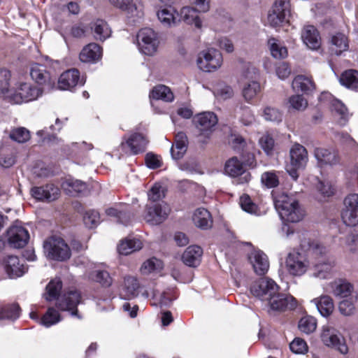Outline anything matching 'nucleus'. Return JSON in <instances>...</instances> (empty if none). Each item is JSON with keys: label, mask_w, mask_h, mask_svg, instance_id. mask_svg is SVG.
I'll list each match as a JSON object with an SVG mask.
<instances>
[{"label": "nucleus", "mask_w": 358, "mask_h": 358, "mask_svg": "<svg viewBox=\"0 0 358 358\" xmlns=\"http://www.w3.org/2000/svg\"><path fill=\"white\" fill-rule=\"evenodd\" d=\"M10 73L6 69L0 70V92L5 95H8L11 90H9Z\"/></svg>", "instance_id": "4d7b16f0"}, {"label": "nucleus", "mask_w": 358, "mask_h": 358, "mask_svg": "<svg viewBox=\"0 0 358 358\" xmlns=\"http://www.w3.org/2000/svg\"><path fill=\"white\" fill-rule=\"evenodd\" d=\"M143 243L138 238H126L122 240L117 247L120 254L128 255L142 248Z\"/></svg>", "instance_id": "4c0bfd02"}, {"label": "nucleus", "mask_w": 358, "mask_h": 358, "mask_svg": "<svg viewBox=\"0 0 358 358\" xmlns=\"http://www.w3.org/2000/svg\"><path fill=\"white\" fill-rule=\"evenodd\" d=\"M314 155L321 164L333 165L339 161L338 153L334 149L317 148L315 149Z\"/></svg>", "instance_id": "c756f323"}, {"label": "nucleus", "mask_w": 358, "mask_h": 358, "mask_svg": "<svg viewBox=\"0 0 358 358\" xmlns=\"http://www.w3.org/2000/svg\"><path fill=\"white\" fill-rule=\"evenodd\" d=\"M61 320L59 314L53 308H49L46 313L43 316L40 322L45 327H49Z\"/></svg>", "instance_id": "603ef678"}, {"label": "nucleus", "mask_w": 358, "mask_h": 358, "mask_svg": "<svg viewBox=\"0 0 358 358\" xmlns=\"http://www.w3.org/2000/svg\"><path fill=\"white\" fill-rule=\"evenodd\" d=\"M80 298V294L78 291L71 290L59 297L56 306L60 310L71 312V315L76 316L78 315L77 306Z\"/></svg>", "instance_id": "2eb2a0df"}, {"label": "nucleus", "mask_w": 358, "mask_h": 358, "mask_svg": "<svg viewBox=\"0 0 358 358\" xmlns=\"http://www.w3.org/2000/svg\"><path fill=\"white\" fill-rule=\"evenodd\" d=\"M9 136L12 140L22 143L29 140L30 133L24 127H18L13 129Z\"/></svg>", "instance_id": "5fc2aeb1"}, {"label": "nucleus", "mask_w": 358, "mask_h": 358, "mask_svg": "<svg viewBox=\"0 0 358 358\" xmlns=\"http://www.w3.org/2000/svg\"><path fill=\"white\" fill-rule=\"evenodd\" d=\"M137 42L139 50L146 55H153L159 43L157 34L150 28H144L139 31Z\"/></svg>", "instance_id": "9b49d317"}, {"label": "nucleus", "mask_w": 358, "mask_h": 358, "mask_svg": "<svg viewBox=\"0 0 358 358\" xmlns=\"http://www.w3.org/2000/svg\"><path fill=\"white\" fill-rule=\"evenodd\" d=\"M187 138L185 133L179 132L176 135L174 144L171 148V154L174 159L183 157L187 151Z\"/></svg>", "instance_id": "7c9ffc66"}, {"label": "nucleus", "mask_w": 358, "mask_h": 358, "mask_svg": "<svg viewBox=\"0 0 358 358\" xmlns=\"http://www.w3.org/2000/svg\"><path fill=\"white\" fill-rule=\"evenodd\" d=\"M238 113L240 114V120L246 126L252 124L255 120L254 115L248 106H241Z\"/></svg>", "instance_id": "774afa93"}, {"label": "nucleus", "mask_w": 358, "mask_h": 358, "mask_svg": "<svg viewBox=\"0 0 358 358\" xmlns=\"http://www.w3.org/2000/svg\"><path fill=\"white\" fill-rule=\"evenodd\" d=\"M101 48L95 43H91L82 49L79 58L82 62L95 63L101 59Z\"/></svg>", "instance_id": "bb28decb"}, {"label": "nucleus", "mask_w": 358, "mask_h": 358, "mask_svg": "<svg viewBox=\"0 0 358 358\" xmlns=\"http://www.w3.org/2000/svg\"><path fill=\"white\" fill-rule=\"evenodd\" d=\"M83 85L80 79V73L76 69H71L62 73L58 80V88L62 90H71L77 85Z\"/></svg>", "instance_id": "4be33fe9"}, {"label": "nucleus", "mask_w": 358, "mask_h": 358, "mask_svg": "<svg viewBox=\"0 0 358 358\" xmlns=\"http://www.w3.org/2000/svg\"><path fill=\"white\" fill-rule=\"evenodd\" d=\"M285 266L288 273L293 276H301L310 267L306 255L296 250L290 252L285 260Z\"/></svg>", "instance_id": "9d476101"}, {"label": "nucleus", "mask_w": 358, "mask_h": 358, "mask_svg": "<svg viewBox=\"0 0 358 358\" xmlns=\"http://www.w3.org/2000/svg\"><path fill=\"white\" fill-rule=\"evenodd\" d=\"M291 15L289 0H275L267 15V24L272 27H279L288 22Z\"/></svg>", "instance_id": "39448f33"}, {"label": "nucleus", "mask_w": 358, "mask_h": 358, "mask_svg": "<svg viewBox=\"0 0 358 358\" xmlns=\"http://www.w3.org/2000/svg\"><path fill=\"white\" fill-rule=\"evenodd\" d=\"M148 141L141 134H133L128 138L124 137L120 149L126 155H138L145 151Z\"/></svg>", "instance_id": "4468645a"}, {"label": "nucleus", "mask_w": 358, "mask_h": 358, "mask_svg": "<svg viewBox=\"0 0 358 358\" xmlns=\"http://www.w3.org/2000/svg\"><path fill=\"white\" fill-rule=\"evenodd\" d=\"M323 317L329 316L334 310L333 299L327 295L321 296L312 301Z\"/></svg>", "instance_id": "2f4dec72"}, {"label": "nucleus", "mask_w": 358, "mask_h": 358, "mask_svg": "<svg viewBox=\"0 0 358 358\" xmlns=\"http://www.w3.org/2000/svg\"><path fill=\"white\" fill-rule=\"evenodd\" d=\"M30 76L38 85L50 87L55 83L47 67L43 64H33L30 69Z\"/></svg>", "instance_id": "412c9836"}, {"label": "nucleus", "mask_w": 358, "mask_h": 358, "mask_svg": "<svg viewBox=\"0 0 358 358\" xmlns=\"http://www.w3.org/2000/svg\"><path fill=\"white\" fill-rule=\"evenodd\" d=\"M62 288V282L59 278L52 280L46 286L44 297L46 301H52L57 298Z\"/></svg>", "instance_id": "49530a36"}, {"label": "nucleus", "mask_w": 358, "mask_h": 358, "mask_svg": "<svg viewBox=\"0 0 358 358\" xmlns=\"http://www.w3.org/2000/svg\"><path fill=\"white\" fill-rule=\"evenodd\" d=\"M62 187L68 194L74 196L78 193L85 192L87 189L85 182L73 178L66 179L62 183Z\"/></svg>", "instance_id": "79ce46f5"}, {"label": "nucleus", "mask_w": 358, "mask_h": 358, "mask_svg": "<svg viewBox=\"0 0 358 358\" xmlns=\"http://www.w3.org/2000/svg\"><path fill=\"white\" fill-rule=\"evenodd\" d=\"M223 58L221 52L215 48H208L201 51L197 57V66L203 71L213 72L220 69Z\"/></svg>", "instance_id": "0eeeda50"}, {"label": "nucleus", "mask_w": 358, "mask_h": 358, "mask_svg": "<svg viewBox=\"0 0 358 358\" xmlns=\"http://www.w3.org/2000/svg\"><path fill=\"white\" fill-rule=\"evenodd\" d=\"M292 88L295 91L309 93L315 89V83L310 78L299 75L292 81Z\"/></svg>", "instance_id": "c9c22d12"}, {"label": "nucleus", "mask_w": 358, "mask_h": 358, "mask_svg": "<svg viewBox=\"0 0 358 358\" xmlns=\"http://www.w3.org/2000/svg\"><path fill=\"white\" fill-rule=\"evenodd\" d=\"M203 250L198 245L189 246L182 255V262L189 267H196L200 264Z\"/></svg>", "instance_id": "cd10ccee"}, {"label": "nucleus", "mask_w": 358, "mask_h": 358, "mask_svg": "<svg viewBox=\"0 0 358 358\" xmlns=\"http://www.w3.org/2000/svg\"><path fill=\"white\" fill-rule=\"evenodd\" d=\"M301 249L308 251L315 256L317 262L313 266V275L320 279L329 278L336 266V260L333 257L327 255L326 247L319 242L304 238L300 243Z\"/></svg>", "instance_id": "f257e3e1"}, {"label": "nucleus", "mask_w": 358, "mask_h": 358, "mask_svg": "<svg viewBox=\"0 0 358 358\" xmlns=\"http://www.w3.org/2000/svg\"><path fill=\"white\" fill-rule=\"evenodd\" d=\"M301 38L307 47L311 50H317L321 45L319 32L314 26H305L301 33Z\"/></svg>", "instance_id": "a878e982"}, {"label": "nucleus", "mask_w": 358, "mask_h": 358, "mask_svg": "<svg viewBox=\"0 0 358 358\" xmlns=\"http://www.w3.org/2000/svg\"><path fill=\"white\" fill-rule=\"evenodd\" d=\"M43 248L48 257L64 261L71 257V251L68 245L60 238L51 237L44 243Z\"/></svg>", "instance_id": "1a4fd4ad"}, {"label": "nucleus", "mask_w": 358, "mask_h": 358, "mask_svg": "<svg viewBox=\"0 0 358 358\" xmlns=\"http://www.w3.org/2000/svg\"><path fill=\"white\" fill-rule=\"evenodd\" d=\"M150 98L155 100L171 102L174 99V96L169 87L164 85H158L152 88L150 93Z\"/></svg>", "instance_id": "e433bc0d"}, {"label": "nucleus", "mask_w": 358, "mask_h": 358, "mask_svg": "<svg viewBox=\"0 0 358 358\" xmlns=\"http://www.w3.org/2000/svg\"><path fill=\"white\" fill-rule=\"evenodd\" d=\"M268 45L271 54L274 58L281 59L287 57L288 52L287 48L277 39L274 38L268 39Z\"/></svg>", "instance_id": "c03bdc74"}, {"label": "nucleus", "mask_w": 358, "mask_h": 358, "mask_svg": "<svg viewBox=\"0 0 358 358\" xmlns=\"http://www.w3.org/2000/svg\"><path fill=\"white\" fill-rule=\"evenodd\" d=\"M91 29L96 40L105 41L110 36L111 30L106 21L97 19L92 23Z\"/></svg>", "instance_id": "473e14b6"}, {"label": "nucleus", "mask_w": 358, "mask_h": 358, "mask_svg": "<svg viewBox=\"0 0 358 358\" xmlns=\"http://www.w3.org/2000/svg\"><path fill=\"white\" fill-rule=\"evenodd\" d=\"M110 3L128 13H132L136 10V6L133 3V0H109Z\"/></svg>", "instance_id": "0e129e2a"}, {"label": "nucleus", "mask_w": 358, "mask_h": 358, "mask_svg": "<svg viewBox=\"0 0 358 358\" xmlns=\"http://www.w3.org/2000/svg\"><path fill=\"white\" fill-rule=\"evenodd\" d=\"M195 224L202 229H207L212 226L213 220L208 210L206 208H200L196 209L193 217Z\"/></svg>", "instance_id": "58836bf2"}, {"label": "nucleus", "mask_w": 358, "mask_h": 358, "mask_svg": "<svg viewBox=\"0 0 358 358\" xmlns=\"http://www.w3.org/2000/svg\"><path fill=\"white\" fill-rule=\"evenodd\" d=\"M140 289V284L136 277L125 276L123 285L120 290V296L123 299H132L138 295Z\"/></svg>", "instance_id": "393cba45"}, {"label": "nucleus", "mask_w": 358, "mask_h": 358, "mask_svg": "<svg viewBox=\"0 0 358 358\" xmlns=\"http://www.w3.org/2000/svg\"><path fill=\"white\" fill-rule=\"evenodd\" d=\"M127 207L126 205H120L108 208L106 210V213L108 216L117 218L118 222L127 224L131 220V214L127 210Z\"/></svg>", "instance_id": "72a5a7b5"}, {"label": "nucleus", "mask_w": 358, "mask_h": 358, "mask_svg": "<svg viewBox=\"0 0 358 358\" xmlns=\"http://www.w3.org/2000/svg\"><path fill=\"white\" fill-rule=\"evenodd\" d=\"M274 205L280 218L288 222H298L305 216V210L293 196L282 192L274 196Z\"/></svg>", "instance_id": "f03ea898"}, {"label": "nucleus", "mask_w": 358, "mask_h": 358, "mask_svg": "<svg viewBox=\"0 0 358 358\" xmlns=\"http://www.w3.org/2000/svg\"><path fill=\"white\" fill-rule=\"evenodd\" d=\"M260 92V85L256 80L249 82L243 89V95L247 101L253 99Z\"/></svg>", "instance_id": "3c124183"}, {"label": "nucleus", "mask_w": 358, "mask_h": 358, "mask_svg": "<svg viewBox=\"0 0 358 358\" xmlns=\"http://www.w3.org/2000/svg\"><path fill=\"white\" fill-rule=\"evenodd\" d=\"M265 301L273 310L283 311L293 309L296 306V300L293 296L280 293L279 290Z\"/></svg>", "instance_id": "f3484780"}, {"label": "nucleus", "mask_w": 358, "mask_h": 358, "mask_svg": "<svg viewBox=\"0 0 358 358\" xmlns=\"http://www.w3.org/2000/svg\"><path fill=\"white\" fill-rule=\"evenodd\" d=\"M90 279L100 283L103 287H109L112 284V278L106 271L96 270L90 274Z\"/></svg>", "instance_id": "de8ad7c7"}, {"label": "nucleus", "mask_w": 358, "mask_h": 358, "mask_svg": "<svg viewBox=\"0 0 358 358\" xmlns=\"http://www.w3.org/2000/svg\"><path fill=\"white\" fill-rule=\"evenodd\" d=\"M20 308L16 303H0V320H15L20 317Z\"/></svg>", "instance_id": "a19ab883"}, {"label": "nucleus", "mask_w": 358, "mask_h": 358, "mask_svg": "<svg viewBox=\"0 0 358 358\" xmlns=\"http://www.w3.org/2000/svg\"><path fill=\"white\" fill-rule=\"evenodd\" d=\"M290 107L296 110H303L308 106L307 100L300 94L292 95L289 99Z\"/></svg>", "instance_id": "13d9d810"}, {"label": "nucleus", "mask_w": 358, "mask_h": 358, "mask_svg": "<svg viewBox=\"0 0 358 358\" xmlns=\"http://www.w3.org/2000/svg\"><path fill=\"white\" fill-rule=\"evenodd\" d=\"M193 121L196 128L201 133L206 132L208 136V132L217 124L218 120L214 113L203 112L194 117Z\"/></svg>", "instance_id": "b1692460"}, {"label": "nucleus", "mask_w": 358, "mask_h": 358, "mask_svg": "<svg viewBox=\"0 0 358 358\" xmlns=\"http://www.w3.org/2000/svg\"><path fill=\"white\" fill-rule=\"evenodd\" d=\"M341 218L348 226L358 224V194H350L344 199Z\"/></svg>", "instance_id": "f8f14e48"}, {"label": "nucleus", "mask_w": 358, "mask_h": 358, "mask_svg": "<svg viewBox=\"0 0 358 358\" xmlns=\"http://www.w3.org/2000/svg\"><path fill=\"white\" fill-rule=\"evenodd\" d=\"M331 50L337 55L343 52L347 51L349 48L348 39L347 36L341 33H338L331 38Z\"/></svg>", "instance_id": "37998d69"}, {"label": "nucleus", "mask_w": 358, "mask_h": 358, "mask_svg": "<svg viewBox=\"0 0 358 358\" xmlns=\"http://www.w3.org/2000/svg\"><path fill=\"white\" fill-rule=\"evenodd\" d=\"M320 338L324 345L334 348L341 354H346L348 346L343 336L334 327L324 325L322 329Z\"/></svg>", "instance_id": "6e6552de"}, {"label": "nucleus", "mask_w": 358, "mask_h": 358, "mask_svg": "<svg viewBox=\"0 0 358 358\" xmlns=\"http://www.w3.org/2000/svg\"><path fill=\"white\" fill-rule=\"evenodd\" d=\"M240 206L241 208L252 215H259L261 214L258 206L252 202L248 195H243L240 198Z\"/></svg>", "instance_id": "8fccbe9b"}, {"label": "nucleus", "mask_w": 358, "mask_h": 358, "mask_svg": "<svg viewBox=\"0 0 358 358\" xmlns=\"http://www.w3.org/2000/svg\"><path fill=\"white\" fill-rule=\"evenodd\" d=\"M8 241L14 248L24 247L29 239L28 231L23 227L17 224L11 226L8 231Z\"/></svg>", "instance_id": "a211bd4d"}, {"label": "nucleus", "mask_w": 358, "mask_h": 358, "mask_svg": "<svg viewBox=\"0 0 358 358\" xmlns=\"http://www.w3.org/2000/svg\"><path fill=\"white\" fill-rule=\"evenodd\" d=\"M331 109L340 117L339 123L345 124L349 116L348 109L345 105L338 100H334L331 103Z\"/></svg>", "instance_id": "864d4df0"}, {"label": "nucleus", "mask_w": 358, "mask_h": 358, "mask_svg": "<svg viewBox=\"0 0 358 358\" xmlns=\"http://www.w3.org/2000/svg\"><path fill=\"white\" fill-rule=\"evenodd\" d=\"M161 266L162 262L159 259L152 258L143 262L141 267V271L143 274L147 275L158 269Z\"/></svg>", "instance_id": "052dcab7"}, {"label": "nucleus", "mask_w": 358, "mask_h": 358, "mask_svg": "<svg viewBox=\"0 0 358 358\" xmlns=\"http://www.w3.org/2000/svg\"><path fill=\"white\" fill-rule=\"evenodd\" d=\"M299 329L305 334L313 332L317 327L316 320L312 316H304L299 322Z\"/></svg>", "instance_id": "09e8293b"}, {"label": "nucleus", "mask_w": 358, "mask_h": 358, "mask_svg": "<svg viewBox=\"0 0 358 358\" xmlns=\"http://www.w3.org/2000/svg\"><path fill=\"white\" fill-rule=\"evenodd\" d=\"M341 83L348 88L356 90L358 88V71L348 70L342 73L340 78Z\"/></svg>", "instance_id": "a18cd8bd"}, {"label": "nucleus", "mask_w": 358, "mask_h": 358, "mask_svg": "<svg viewBox=\"0 0 358 358\" xmlns=\"http://www.w3.org/2000/svg\"><path fill=\"white\" fill-rule=\"evenodd\" d=\"M354 299L352 297L344 299L339 303L338 310L340 313L345 316H350L355 312Z\"/></svg>", "instance_id": "e2e57ef3"}, {"label": "nucleus", "mask_w": 358, "mask_h": 358, "mask_svg": "<svg viewBox=\"0 0 358 358\" xmlns=\"http://www.w3.org/2000/svg\"><path fill=\"white\" fill-rule=\"evenodd\" d=\"M2 265L10 278L21 277L27 271L24 260L20 261L18 257L15 255H8L4 257L2 260Z\"/></svg>", "instance_id": "dca6fc26"}, {"label": "nucleus", "mask_w": 358, "mask_h": 358, "mask_svg": "<svg viewBox=\"0 0 358 358\" xmlns=\"http://www.w3.org/2000/svg\"><path fill=\"white\" fill-rule=\"evenodd\" d=\"M31 193L32 196L38 201L51 202L59 198L60 189L53 184H47L31 188Z\"/></svg>", "instance_id": "6ab92c4d"}, {"label": "nucleus", "mask_w": 358, "mask_h": 358, "mask_svg": "<svg viewBox=\"0 0 358 358\" xmlns=\"http://www.w3.org/2000/svg\"><path fill=\"white\" fill-rule=\"evenodd\" d=\"M279 286L270 278H261L254 282L250 287V292L261 301H266L279 290Z\"/></svg>", "instance_id": "ddd939ff"}, {"label": "nucleus", "mask_w": 358, "mask_h": 358, "mask_svg": "<svg viewBox=\"0 0 358 358\" xmlns=\"http://www.w3.org/2000/svg\"><path fill=\"white\" fill-rule=\"evenodd\" d=\"M176 10L171 7L161 8L157 12V17L165 27H171L176 23Z\"/></svg>", "instance_id": "ea45409f"}, {"label": "nucleus", "mask_w": 358, "mask_h": 358, "mask_svg": "<svg viewBox=\"0 0 358 358\" xmlns=\"http://www.w3.org/2000/svg\"><path fill=\"white\" fill-rule=\"evenodd\" d=\"M83 222L88 228L96 227L100 223V215L99 212L94 210L87 211L83 217Z\"/></svg>", "instance_id": "6e6d98bb"}, {"label": "nucleus", "mask_w": 358, "mask_h": 358, "mask_svg": "<svg viewBox=\"0 0 358 358\" xmlns=\"http://www.w3.org/2000/svg\"><path fill=\"white\" fill-rule=\"evenodd\" d=\"M43 94V87L30 83H18L15 88L6 95V99L12 103L22 104L35 101Z\"/></svg>", "instance_id": "7ed1b4c3"}, {"label": "nucleus", "mask_w": 358, "mask_h": 358, "mask_svg": "<svg viewBox=\"0 0 358 358\" xmlns=\"http://www.w3.org/2000/svg\"><path fill=\"white\" fill-rule=\"evenodd\" d=\"M224 171L231 177L243 175L239 179L241 180V183L248 182L251 178L250 174L245 172L243 163L236 157H231L226 162Z\"/></svg>", "instance_id": "5701e85b"}, {"label": "nucleus", "mask_w": 358, "mask_h": 358, "mask_svg": "<svg viewBox=\"0 0 358 358\" xmlns=\"http://www.w3.org/2000/svg\"><path fill=\"white\" fill-rule=\"evenodd\" d=\"M248 259L255 272L259 275H264L268 270L269 262L265 253L259 250H254L248 254Z\"/></svg>", "instance_id": "aec40b11"}, {"label": "nucleus", "mask_w": 358, "mask_h": 358, "mask_svg": "<svg viewBox=\"0 0 358 358\" xmlns=\"http://www.w3.org/2000/svg\"><path fill=\"white\" fill-rule=\"evenodd\" d=\"M171 211V207L165 201L160 203L149 202L145 208L144 220L151 225H158L164 222Z\"/></svg>", "instance_id": "423d86ee"}, {"label": "nucleus", "mask_w": 358, "mask_h": 358, "mask_svg": "<svg viewBox=\"0 0 358 358\" xmlns=\"http://www.w3.org/2000/svg\"><path fill=\"white\" fill-rule=\"evenodd\" d=\"M259 145L267 155H271L273 152L275 142L268 134H264L259 140Z\"/></svg>", "instance_id": "bf43d9fd"}, {"label": "nucleus", "mask_w": 358, "mask_h": 358, "mask_svg": "<svg viewBox=\"0 0 358 358\" xmlns=\"http://www.w3.org/2000/svg\"><path fill=\"white\" fill-rule=\"evenodd\" d=\"M289 348L295 354H305L308 352V345L304 340L296 338L289 344Z\"/></svg>", "instance_id": "338daca9"}, {"label": "nucleus", "mask_w": 358, "mask_h": 358, "mask_svg": "<svg viewBox=\"0 0 358 358\" xmlns=\"http://www.w3.org/2000/svg\"><path fill=\"white\" fill-rule=\"evenodd\" d=\"M332 294L338 297L345 298L350 296L354 291L353 285L344 279H338L330 285Z\"/></svg>", "instance_id": "c85d7f7f"}, {"label": "nucleus", "mask_w": 358, "mask_h": 358, "mask_svg": "<svg viewBox=\"0 0 358 358\" xmlns=\"http://www.w3.org/2000/svg\"><path fill=\"white\" fill-rule=\"evenodd\" d=\"M290 162L286 166L289 175L296 180L299 174L298 171L303 169L308 161L306 149L299 143L294 144L289 150Z\"/></svg>", "instance_id": "20e7f679"}, {"label": "nucleus", "mask_w": 358, "mask_h": 358, "mask_svg": "<svg viewBox=\"0 0 358 358\" xmlns=\"http://www.w3.org/2000/svg\"><path fill=\"white\" fill-rule=\"evenodd\" d=\"M180 17L187 24H194L197 29L202 27V22L199 17L197 10L193 7H183L180 10Z\"/></svg>", "instance_id": "f704fd0d"}, {"label": "nucleus", "mask_w": 358, "mask_h": 358, "mask_svg": "<svg viewBox=\"0 0 358 358\" xmlns=\"http://www.w3.org/2000/svg\"><path fill=\"white\" fill-rule=\"evenodd\" d=\"M261 180L263 185L268 188H273L276 187L278 183V178L274 172L268 171L262 175Z\"/></svg>", "instance_id": "69168bd1"}, {"label": "nucleus", "mask_w": 358, "mask_h": 358, "mask_svg": "<svg viewBox=\"0 0 358 358\" xmlns=\"http://www.w3.org/2000/svg\"><path fill=\"white\" fill-rule=\"evenodd\" d=\"M148 199L150 202L160 203L161 200L164 197V192L162 186L155 184L148 192Z\"/></svg>", "instance_id": "680f3d73"}]
</instances>
